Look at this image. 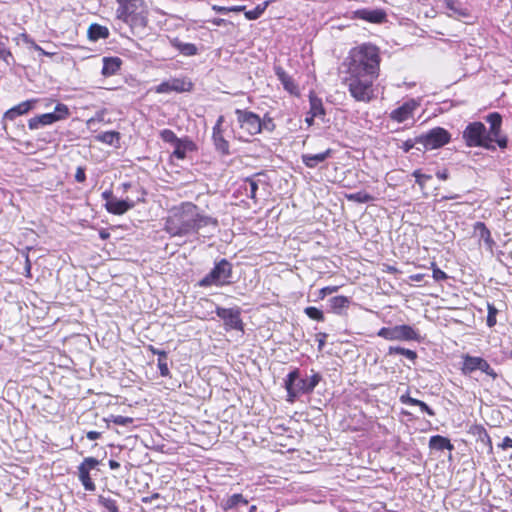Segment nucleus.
Returning <instances> with one entry per match:
<instances>
[{"label":"nucleus","instance_id":"obj_37","mask_svg":"<svg viewBox=\"0 0 512 512\" xmlns=\"http://www.w3.org/2000/svg\"><path fill=\"white\" fill-rule=\"evenodd\" d=\"M388 354L389 355L401 354V355L405 356L406 358L410 359L411 361H414L417 358V353L415 351L406 349L403 347H399V346L389 347Z\"/></svg>","mask_w":512,"mask_h":512},{"label":"nucleus","instance_id":"obj_50","mask_svg":"<svg viewBox=\"0 0 512 512\" xmlns=\"http://www.w3.org/2000/svg\"><path fill=\"white\" fill-rule=\"evenodd\" d=\"M312 117L324 115V109L320 101L311 100Z\"/></svg>","mask_w":512,"mask_h":512},{"label":"nucleus","instance_id":"obj_57","mask_svg":"<svg viewBox=\"0 0 512 512\" xmlns=\"http://www.w3.org/2000/svg\"><path fill=\"white\" fill-rule=\"evenodd\" d=\"M33 49L38 51L41 55L43 56H53L55 55V52H48V51H45L42 47H40L38 44L36 43H33Z\"/></svg>","mask_w":512,"mask_h":512},{"label":"nucleus","instance_id":"obj_1","mask_svg":"<svg viewBox=\"0 0 512 512\" xmlns=\"http://www.w3.org/2000/svg\"><path fill=\"white\" fill-rule=\"evenodd\" d=\"M380 61L375 45L364 43L350 50L343 62V83L355 101L369 103L375 98L373 83L379 77Z\"/></svg>","mask_w":512,"mask_h":512},{"label":"nucleus","instance_id":"obj_53","mask_svg":"<svg viewBox=\"0 0 512 512\" xmlns=\"http://www.w3.org/2000/svg\"><path fill=\"white\" fill-rule=\"evenodd\" d=\"M338 290V286H327L319 291V297L323 299L326 295L332 294Z\"/></svg>","mask_w":512,"mask_h":512},{"label":"nucleus","instance_id":"obj_34","mask_svg":"<svg viewBox=\"0 0 512 512\" xmlns=\"http://www.w3.org/2000/svg\"><path fill=\"white\" fill-rule=\"evenodd\" d=\"M243 188L247 197L254 200L256 199L258 180H256L255 177L246 178Z\"/></svg>","mask_w":512,"mask_h":512},{"label":"nucleus","instance_id":"obj_18","mask_svg":"<svg viewBox=\"0 0 512 512\" xmlns=\"http://www.w3.org/2000/svg\"><path fill=\"white\" fill-rule=\"evenodd\" d=\"M332 155V149H327L324 152L318 154H303L301 156L302 162L308 168H315L318 164L324 162L327 158Z\"/></svg>","mask_w":512,"mask_h":512},{"label":"nucleus","instance_id":"obj_29","mask_svg":"<svg viewBox=\"0 0 512 512\" xmlns=\"http://www.w3.org/2000/svg\"><path fill=\"white\" fill-rule=\"evenodd\" d=\"M248 500L240 493H236L228 497L225 501L222 503V508L224 510H231L236 508L239 505H247Z\"/></svg>","mask_w":512,"mask_h":512},{"label":"nucleus","instance_id":"obj_15","mask_svg":"<svg viewBox=\"0 0 512 512\" xmlns=\"http://www.w3.org/2000/svg\"><path fill=\"white\" fill-rule=\"evenodd\" d=\"M135 206V202L129 199L119 200L114 198L110 202L105 203L106 210L114 215H123Z\"/></svg>","mask_w":512,"mask_h":512},{"label":"nucleus","instance_id":"obj_22","mask_svg":"<svg viewBox=\"0 0 512 512\" xmlns=\"http://www.w3.org/2000/svg\"><path fill=\"white\" fill-rule=\"evenodd\" d=\"M172 47L177 49L182 55L193 56L198 53V48L193 43H185L179 38H173L170 40Z\"/></svg>","mask_w":512,"mask_h":512},{"label":"nucleus","instance_id":"obj_28","mask_svg":"<svg viewBox=\"0 0 512 512\" xmlns=\"http://www.w3.org/2000/svg\"><path fill=\"white\" fill-rule=\"evenodd\" d=\"M350 304V299L346 296H335L329 299V306L332 312L336 314H341L343 310L348 308Z\"/></svg>","mask_w":512,"mask_h":512},{"label":"nucleus","instance_id":"obj_33","mask_svg":"<svg viewBox=\"0 0 512 512\" xmlns=\"http://www.w3.org/2000/svg\"><path fill=\"white\" fill-rule=\"evenodd\" d=\"M345 197L348 201L356 203H369L374 201V197L365 191L346 194Z\"/></svg>","mask_w":512,"mask_h":512},{"label":"nucleus","instance_id":"obj_35","mask_svg":"<svg viewBox=\"0 0 512 512\" xmlns=\"http://www.w3.org/2000/svg\"><path fill=\"white\" fill-rule=\"evenodd\" d=\"M98 503L108 512H119V508L115 499L104 495L98 496Z\"/></svg>","mask_w":512,"mask_h":512},{"label":"nucleus","instance_id":"obj_8","mask_svg":"<svg viewBox=\"0 0 512 512\" xmlns=\"http://www.w3.org/2000/svg\"><path fill=\"white\" fill-rule=\"evenodd\" d=\"M377 335L390 341H420L421 336L417 330L410 325H396L393 327H382Z\"/></svg>","mask_w":512,"mask_h":512},{"label":"nucleus","instance_id":"obj_5","mask_svg":"<svg viewBox=\"0 0 512 512\" xmlns=\"http://www.w3.org/2000/svg\"><path fill=\"white\" fill-rule=\"evenodd\" d=\"M232 276V265L226 259L217 262L214 268L199 281L201 287L222 286L229 284Z\"/></svg>","mask_w":512,"mask_h":512},{"label":"nucleus","instance_id":"obj_59","mask_svg":"<svg viewBox=\"0 0 512 512\" xmlns=\"http://www.w3.org/2000/svg\"><path fill=\"white\" fill-rule=\"evenodd\" d=\"M499 447L502 449L512 448V438L506 436L504 437L501 444H499Z\"/></svg>","mask_w":512,"mask_h":512},{"label":"nucleus","instance_id":"obj_63","mask_svg":"<svg viewBox=\"0 0 512 512\" xmlns=\"http://www.w3.org/2000/svg\"><path fill=\"white\" fill-rule=\"evenodd\" d=\"M495 142L498 144V146H499L500 148H502V149H503V148H506V147H507L508 139H507V137H506V136H502V137H500V138L496 139V141H495Z\"/></svg>","mask_w":512,"mask_h":512},{"label":"nucleus","instance_id":"obj_19","mask_svg":"<svg viewBox=\"0 0 512 512\" xmlns=\"http://www.w3.org/2000/svg\"><path fill=\"white\" fill-rule=\"evenodd\" d=\"M186 85L191 86V83H186L180 79H172L170 81L162 82L156 89L158 93H167L170 91L182 92L188 90Z\"/></svg>","mask_w":512,"mask_h":512},{"label":"nucleus","instance_id":"obj_52","mask_svg":"<svg viewBox=\"0 0 512 512\" xmlns=\"http://www.w3.org/2000/svg\"><path fill=\"white\" fill-rule=\"evenodd\" d=\"M99 461L94 457H87L83 460V462L79 466H84L86 470L90 471L98 466Z\"/></svg>","mask_w":512,"mask_h":512},{"label":"nucleus","instance_id":"obj_31","mask_svg":"<svg viewBox=\"0 0 512 512\" xmlns=\"http://www.w3.org/2000/svg\"><path fill=\"white\" fill-rule=\"evenodd\" d=\"M89 472L90 471L86 470L84 466H78V477L83 487L87 491H94L96 489V485L92 481Z\"/></svg>","mask_w":512,"mask_h":512},{"label":"nucleus","instance_id":"obj_23","mask_svg":"<svg viewBox=\"0 0 512 512\" xmlns=\"http://www.w3.org/2000/svg\"><path fill=\"white\" fill-rule=\"evenodd\" d=\"M88 38L91 41H98L100 39H107L110 35L109 30L106 26H102L97 23H93L88 28Z\"/></svg>","mask_w":512,"mask_h":512},{"label":"nucleus","instance_id":"obj_7","mask_svg":"<svg viewBox=\"0 0 512 512\" xmlns=\"http://www.w3.org/2000/svg\"><path fill=\"white\" fill-rule=\"evenodd\" d=\"M235 114L242 131V134L238 136L239 140L247 141L248 137L261 132L260 117L256 113L245 109H236Z\"/></svg>","mask_w":512,"mask_h":512},{"label":"nucleus","instance_id":"obj_40","mask_svg":"<svg viewBox=\"0 0 512 512\" xmlns=\"http://www.w3.org/2000/svg\"><path fill=\"white\" fill-rule=\"evenodd\" d=\"M120 134L116 131H106L97 136V139L106 144H113L115 140H119Z\"/></svg>","mask_w":512,"mask_h":512},{"label":"nucleus","instance_id":"obj_38","mask_svg":"<svg viewBox=\"0 0 512 512\" xmlns=\"http://www.w3.org/2000/svg\"><path fill=\"white\" fill-rule=\"evenodd\" d=\"M8 37L0 33V59L9 63V58H13L10 50L7 48Z\"/></svg>","mask_w":512,"mask_h":512},{"label":"nucleus","instance_id":"obj_62","mask_svg":"<svg viewBox=\"0 0 512 512\" xmlns=\"http://www.w3.org/2000/svg\"><path fill=\"white\" fill-rule=\"evenodd\" d=\"M101 432H98V431H89L87 432L86 436L89 440H96V439H99L101 437Z\"/></svg>","mask_w":512,"mask_h":512},{"label":"nucleus","instance_id":"obj_11","mask_svg":"<svg viewBox=\"0 0 512 512\" xmlns=\"http://www.w3.org/2000/svg\"><path fill=\"white\" fill-rule=\"evenodd\" d=\"M462 358L463 365L461 371L464 375H468L476 370H480L493 379L497 378V373L493 368H491L490 364L484 358L470 356L468 354L463 355Z\"/></svg>","mask_w":512,"mask_h":512},{"label":"nucleus","instance_id":"obj_55","mask_svg":"<svg viewBox=\"0 0 512 512\" xmlns=\"http://www.w3.org/2000/svg\"><path fill=\"white\" fill-rule=\"evenodd\" d=\"M501 129L491 130L489 129V132H486V137H491V143L496 141V139L502 137L500 135Z\"/></svg>","mask_w":512,"mask_h":512},{"label":"nucleus","instance_id":"obj_42","mask_svg":"<svg viewBox=\"0 0 512 512\" xmlns=\"http://www.w3.org/2000/svg\"><path fill=\"white\" fill-rule=\"evenodd\" d=\"M304 312L310 319H313V320H316L319 322L324 321L323 312L316 307H313V306L306 307Z\"/></svg>","mask_w":512,"mask_h":512},{"label":"nucleus","instance_id":"obj_12","mask_svg":"<svg viewBox=\"0 0 512 512\" xmlns=\"http://www.w3.org/2000/svg\"><path fill=\"white\" fill-rule=\"evenodd\" d=\"M216 315L223 320L226 330L243 331L240 308H216Z\"/></svg>","mask_w":512,"mask_h":512},{"label":"nucleus","instance_id":"obj_32","mask_svg":"<svg viewBox=\"0 0 512 512\" xmlns=\"http://www.w3.org/2000/svg\"><path fill=\"white\" fill-rule=\"evenodd\" d=\"M474 228L475 231L479 234L480 238L484 240V242L489 247H491L494 244L490 230L486 227V225L483 222H476Z\"/></svg>","mask_w":512,"mask_h":512},{"label":"nucleus","instance_id":"obj_17","mask_svg":"<svg viewBox=\"0 0 512 512\" xmlns=\"http://www.w3.org/2000/svg\"><path fill=\"white\" fill-rule=\"evenodd\" d=\"M147 349L154 355H158L157 358V365L160 372V375L163 377H167L170 374L169 367H168V357L167 352L164 350H160L153 345H149Z\"/></svg>","mask_w":512,"mask_h":512},{"label":"nucleus","instance_id":"obj_16","mask_svg":"<svg viewBox=\"0 0 512 512\" xmlns=\"http://www.w3.org/2000/svg\"><path fill=\"white\" fill-rule=\"evenodd\" d=\"M36 100H27L19 103L5 112L4 118L10 121L15 120L18 116L28 113L35 105Z\"/></svg>","mask_w":512,"mask_h":512},{"label":"nucleus","instance_id":"obj_64","mask_svg":"<svg viewBox=\"0 0 512 512\" xmlns=\"http://www.w3.org/2000/svg\"><path fill=\"white\" fill-rule=\"evenodd\" d=\"M224 123V116L223 115H220L213 127V130H223L222 129V125Z\"/></svg>","mask_w":512,"mask_h":512},{"label":"nucleus","instance_id":"obj_39","mask_svg":"<svg viewBox=\"0 0 512 512\" xmlns=\"http://www.w3.org/2000/svg\"><path fill=\"white\" fill-rule=\"evenodd\" d=\"M446 7L456 16L458 17H466L469 15L467 9L461 8L458 4L453 0H446Z\"/></svg>","mask_w":512,"mask_h":512},{"label":"nucleus","instance_id":"obj_27","mask_svg":"<svg viewBox=\"0 0 512 512\" xmlns=\"http://www.w3.org/2000/svg\"><path fill=\"white\" fill-rule=\"evenodd\" d=\"M399 400L402 404L418 406L422 412L430 416L435 415V412L425 402L410 397L408 393L401 395Z\"/></svg>","mask_w":512,"mask_h":512},{"label":"nucleus","instance_id":"obj_2","mask_svg":"<svg viewBox=\"0 0 512 512\" xmlns=\"http://www.w3.org/2000/svg\"><path fill=\"white\" fill-rule=\"evenodd\" d=\"M116 18L127 24L132 33L143 31L148 24V11L143 0H116Z\"/></svg>","mask_w":512,"mask_h":512},{"label":"nucleus","instance_id":"obj_30","mask_svg":"<svg viewBox=\"0 0 512 512\" xmlns=\"http://www.w3.org/2000/svg\"><path fill=\"white\" fill-rule=\"evenodd\" d=\"M193 147L194 144L192 141L180 139L179 141H177V143L174 144V151L172 155L177 159L182 160L186 157V151L192 150Z\"/></svg>","mask_w":512,"mask_h":512},{"label":"nucleus","instance_id":"obj_56","mask_svg":"<svg viewBox=\"0 0 512 512\" xmlns=\"http://www.w3.org/2000/svg\"><path fill=\"white\" fill-rule=\"evenodd\" d=\"M501 129L491 130L489 129V132H486V137H491V143L496 141V139L502 137L500 135Z\"/></svg>","mask_w":512,"mask_h":512},{"label":"nucleus","instance_id":"obj_44","mask_svg":"<svg viewBox=\"0 0 512 512\" xmlns=\"http://www.w3.org/2000/svg\"><path fill=\"white\" fill-rule=\"evenodd\" d=\"M478 439L488 447L489 452L491 453L493 450L492 441L489 434L483 427L480 428Z\"/></svg>","mask_w":512,"mask_h":512},{"label":"nucleus","instance_id":"obj_60","mask_svg":"<svg viewBox=\"0 0 512 512\" xmlns=\"http://www.w3.org/2000/svg\"><path fill=\"white\" fill-rule=\"evenodd\" d=\"M102 198L107 202H110L111 200H113L115 197L113 196V192L112 190H105L103 193H102Z\"/></svg>","mask_w":512,"mask_h":512},{"label":"nucleus","instance_id":"obj_49","mask_svg":"<svg viewBox=\"0 0 512 512\" xmlns=\"http://www.w3.org/2000/svg\"><path fill=\"white\" fill-rule=\"evenodd\" d=\"M432 270H433L432 276L435 281L439 282V281L446 280L448 278L447 274L444 271H442L440 268H438L435 263H432Z\"/></svg>","mask_w":512,"mask_h":512},{"label":"nucleus","instance_id":"obj_13","mask_svg":"<svg viewBox=\"0 0 512 512\" xmlns=\"http://www.w3.org/2000/svg\"><path fill=\"white\" fill-rule=\"evenodd\" d=\"M386 13L382 9H358L352 12L353 19H361L370 23H383L386 20Z\"/></svg>","mask_w":512,"mask_h":512},{"label":"nucleus","instance_id":"obj_46","mask_svg":"<svg viewBox=\"0 0 512 512\" xmlns=\"http://www.w3.org/2000/svg\"><path fill=\"white\" fill-rule=\"evenodd\" d=\"M488 315H487V325L489 327H493L496 324V315L498 313V310L493 304H488Z\"/></svg>","mask_w":512,"mask_h":512},{"label":"nucleus","instance_id":"obj_20","mask_svg":"<svg viewBox=\"0 0 512 512\" xmlns=\"http://www.w3.org/2000/svg\"><path fill=\"white\" fill-rule=\"evenodd\" d=\"M122 60L119 57H104L102 75L109 77L115 75L121 68Z\"/></svg>","mask_w":512,"mask_h":512},{"label":"nucleus","instance_id":"obj_4","mask_svg":"<svg viewBox=\"0 0 512 512\" xmlns=\"http://www.w3.org/2000/svg\"><path fill=\"white\" fill-rule=\"evenodd\" d=\"M321 380L322 376L317 372L309 378H301L299 369H293L284 379L287 401L294 403L300 395L312 393Z\"/></svg>","mask_w":512,"mask_h":512},{"label":"nucleus","instance_id":"obj_26","mask_svg":"<svg viewBox=\"0 0 512 512\" xmlns=\"http://www.w3.org/2000/svg\"><path fill=\"white\" fill-rule=\"evenodd\" d=\"M429 447L430 449L443 451V450H453L454 446L450 442V440L444 436L441 435H434L429 440Z\"/></svg>","mask_w":512,"mask_h":512},{"label":"nucleus","instance_id":"obj_25","mask_svg":"<svg viewBox=\"0 0 512 512\" xmlns=\"http://www.w3.org/2000/svg\"><path fill=\"white\" fill-rule=\"evenodd\" d=\"M275 73H276L278 79L281 81L285 90H287L291 94H297V92H298L297 85L294 83L293 79L281 67H277L275 69Z\"/></svg>","mask_w":512,"mask_h":512},{"label":"nucleus","instance_id":"obj_58","mask_svg":"<svg viewBox=\"0 0 512 512\" xmlns=\"http://www.w3.org/2000/svg\"><path fill=\"white\" fill-rule=\"evenodd\" d=\"M415 144H418V143L415 141V138H414L413 140H412V139H409V140H407V141H405V142L403 143V150H404L405 152H408V151H410V150L415 146Z\"/></svg>","mask_w":512,"mask_h":512},{"label":"nucleus","instance_id":"obj_48","mask_svg":"<svg viewBox=\"0 0 512 512\" xmlns=\"http://www.w3.org/2000/svg\"><path fill=\"white\" fill-rule=\"evenodd\" d=\"M261 131L266 130L272 132L275 129L274 121L268 115H265L263 119L260 118Z\"/></svg>","mask_w":512,"mask_h":512},{"label":"nucleus","instance_id":"obj_14","mask_svg":"<svg viewBox=\"0 0 512 512\" xmlns=\"http://www.w3.org/2000/svg\"><path fill=\"white\" fill-rule=\"evenodd\" d=\"M417 107V101H415L414 99H410L403 103L398 108L394 109L390 113V118L394 121L402 123L413 116V112L416 110Z\"/></svg>","mask_w":512,"mask_h":512},{"label":"nucleus","instance_id":"obj_47","mask_svg":"<svg viewBox=\"0 0 512 512\" xmlns=\"http://www.w3.org/2000/svg\"><path fill=\"white\" fill-rule=\"evenodd\" d=\"M107 421H112L116 425L127 426V425L133 423V418L121 416V415H117V416L112 415L111 418L108 419Z\"/></svg>","mask_w":512,"mask_h":512},{"label":"nucleus","instance_id":"obj_43","mask_svg":"<svg viewBox=\"0 0 512 512\" xmlns=\"http://www.w3.org/2000/svg\"><path fill=\"white\" fill-rule=\"evenodd\" d=\"M160 137L164 142L172 143L173 145L180 140L179 138H177L176 134L170 129L162 130L160 132Z\"/></svg>","mask_w":512,"mask_h":512},{"label":"nucleus","instance_id":"obj_21","mask_svg":"<svg viewBox=\"0 0 512 512\" xmlns=\"http://www.w3.org/2000/svg\"><path fill=\"white\" fill-rule=\"evenodd\" d=\"M193 222H194L193 224L195 226V233L206 226L211 225L214 228H216L218 226V220L216 218L199 214L197 212V210H195V212H193Z\"/></svg>","mask_w":512,"mask_h":512},{"label":"nucleus","instance_id":"obj_9","mask_svg":"<svg viewBox=\"0 0 512 512\" xmlns=\"http://www.w3.org/2000/svg\"><path fill=\"white\" fill-rule=\"evenodd\" d=\"M70 116V110L67 105L58 103L51 113H45L32 117L28 121V127L31 130L39 129L43 126L53 124L57 121L65 120Z\"/></svg>","mask_w":512,"mask_h":512},{"label":"nucleus","instance_id":"obj_54","mask_svg":"<svg viewBox=\"0 0 512 512\" xmlns=\"http://www.w3.org/2000/svg\"><path fill=\"white\" fill-rule=\"evenodd\" d=\"M75 180L78 182V183H83L85 180H86V174H85V169L81 166H79L77 169H76V173H75Z\"/></svg>","mask_w":512,"mask_h":512},{"label":"nucleus","instance_id":"obj_61","mask_svg":"<svg viewBox=\"0 0 512 512\" xmlns=\"http://www.w3.org/2000/svg\"><path fill=\"white\" fill-rule=\"evenodd\" d=\"M436 177L440 180H446L449 177V173L447 169L439 170L436 172Z\"/></svg>","mask_w":512,"mask_h":512},{"label":"nucleus","instance_id":"obj_6","mask_svg":"<svg viewBox=\"0 0 512 512\" xmlns=\"http://www.w3.org/2000/svg\"><path fill=\"white\" fill-rule=\"evenodd\" d=\"M463 139L468 147H484L494 150L491 137H486V127L481 122L470 123L463 131Z\"/></svg>","mask_w":512,"mask_h":512},{"label":"nucleus","instance_id":"obj_45","mask_svg":"<svg viewBox=\"0 0 512 512\" xmlns=\"http://www.w3.org/2000/svg\"><path fill=\"white\" fill-rule=\"evenodd\" d=\"M412 175L415 177V181L421 189L424 188L425 182L432 178L431 175L423 174L420 170H415Z\"/></svg>","mask_w":512,"mask_h":512},{"label":"nucleus","instance_id":"obj_10","mask_svg":"<svg viewBox=\"0 0 512 512\" xmlns=\"http://www.w3.org/2000/svg\"><path fill=\"white\" fill-rule=\"evenodd\" d=\"M450 139L449 132L442 127H435L427 133L415 137V141L427 150L440 148L449 143Z\"/></svg>","mask_w":512,"mask_h":512},{"label":"nucleus","instance_id":"obj_41","mask_svg":"<svg viewBox=\"0 0 512 512\" xmlns=\"http://www.w3.org/2000/svg\"><path fill=\"white\" fill-rule=\"evenodd\" d=\"M486 121L490 124L491 130L501 129L502 117L499 113H490L487 115Z\"/></svg>","mask_w":512,"mask_h":512},{"label":"nucleus","instance_id":"obj_51","mask_svg":"<svg viewBox=\"0 0 512 512\" xmlns=\"http://www.w3.org/2000/svg\"><path fill=\"white\" fill-rule=\"evenodd\" d=\"M31 250L30 247H26L22 254L25 258V276L26 277H31V261H30V258H29V251Z\"/></svg>","mask_w":512,"mask_h":512},{"label":"nucleus","instance_id":"obj_36","mask_svg":"<svg viewBox=\"0 0 512 512\" xmlns=\"http://www.w3.org/2000/svg\"><path fill=\"white\" fill-rule=\"evenodd\" d=\"M269 4L270 1H265L262 4L257 5L254 9L245 11V17L248 20H256L260 18Z\"/></svg>","mask_w":512,"mask_h":512},{"label":"nucleus","instance_id":"obj_3","mask_svg":"<svg viewBox=\"0 0 512 512\" xmlns=\"http://www.w3.org/2000/svg\"><path fill=\"white\" fill-rule=\"evenodd\" d=\"M197 206L192 203H184L173 211L165 220L164 230L171 236H186L195 233L193 212Z\"/></svg>","mask_w":512,"mask_h":512},{"label":"nucleus","instance_id":"obj_24","mask_svg":"<svg viewBox=\"0 0 512 512\" xmlns=\"http://www.w3.org/2000/svg\"><path fill=\"white\" fill-rule=\"evenodd\" d=\"M212 140H213L215 149L218 152H220L222 155H228L230 153L229 143L223 136V130H213Z\"/></svg>","mask_w":512,"mask_h":512}]
</instances>
